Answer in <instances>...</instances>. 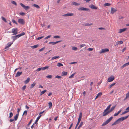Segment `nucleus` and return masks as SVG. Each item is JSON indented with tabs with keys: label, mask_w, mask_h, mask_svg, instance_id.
Returning a JSON list of instances; mask_svg holds the SVG:
<instances>
[{
	"label": "nucleus",
	"mask_w": 129,
	"mask_h": 129,
	"mask_svg": "<svg viewBox=\"0 0 129 129\" xmlns=\"http://www.w3.org/2000/svg\"><path fill=\"white\" fill-rule=\"evenodd\" d=\"M57 66L58 67H60L61 66H63V65L61 63H57Z\"/></svg>",
	"instance_id": "nucleus-40"
},
{
	"label": "nucleus",
	"mask_w": 129,
	"mask_h": 129,
	"mask_svg": "<svg viewBox=\"0 0 129 129\" xmlns=\"http://www.w3.org/2000/svg\"><path fill=\"white\" fill-rule=\"evenodd\" d=\"M32 5L33 6L35 7L38 9H39L40 8V7L37 4H33Z\"/></svg>",
	"instance_id": "nucleus-20"
},
{
	"label": "nucleus",
	"mask_w": 129,
	"mask_h": 129,
	"mask_svg": "<svg viewBox=\"0 0 129 129\" xmlns=\"http://www.w3.org/2000/svg\"><path fill=\"white\" fill-rule=\"evenodd\" d=\"M129 112V111H125L124 112H123L122 114V115H123L127 112Z\"/></svg>",
	"instance_id": "nucleus-53"
},
{
	"label": "nucleus",
	"mask_w": 129,
	"mask_h": 129,
	"mask_svg": "<svg viewBox=\"0 0 129 129\" xmlns=\"http://www.w3.org/2000/svg\"><path fill=\"white\" fill-rule=\"evenodd\" d=\"M49 67V66H46L45 67H44L42 68V70H45L46 69H47Z\"/></svg>",
	"instance_id": "nucleus-43"
},
{
	"label": "nucleus",
	"mask_w": 129,
	"mask_h": 129,
	"mask_svg": "<svg viewBox=\"0 0 129 129\" xmlns=\"http://www.w3.org/2000/svg\"><path fill=\"white\" fill-rule=\"evenodd\" d=\"M59 56H54V57H52L51 58V60H53L55 59H56L58 58H59Z\"/></svg>",
	"instance_id": "nucleus-26"
},
{
	"label": "nucleus",
	"mask_w": 129,
	"mask_h": 129,
	"mask_svg": "<svg viewBox=\"0 0 129 129\" xmlns=\"http://www.w3.org/2000/svg\"><path fill=\"white\" fill-rule=\"evenodd\" d=\"M52 75H49L46 76V77L47 78L50 79L52 78Z\"/></svg>",
	"instance_id": "nucleus-34"
},
{
	"label": "nucleus",
	"mask_w": 129,
	"mask_h": 129,
	"mask_svg": "<svg viewBox=\"0 0 129 129\" xmlns=\"http://www.w3.org/2000/svg\"><path fill=\"white\" fill-rule=\"evenodd\" d=\"M19 37L18 35H16L13 36H12L11 37V39H13L12 42H14L16 39L19 38Z\"/></svg>",
	"instance_id": "nucleus-5"
},
{
	"label": "nucleus",
	"mask_w": 129,
	"mask_h": 129,
	"mask_svg": "<svg viewBox=\"0 0 129 129\" xmlns=\"http://www.w3.org/2000/svg\"><path fill=\"white\" fill-rule=\"evenodd\" d=\"M61 41H57L55 42H50L49 43L50 44H52L53 45H54L58 43L61 42Z\"/></svg>",
	"instance_id": "nucleus-16"
},
{
	"label": "nucleus",
	"mask_w": 129,
	"mask_h": 129,
	"mask_svg": "<svg viewBox=\"0 0 129 129\" xmlns=\"http://www.w3.org/2000/svg\"><path fill=\"white\" fill-rule=\"evenodd\" d=\"M18 22L20 24L23 25L25 23L24 20L21 18L19 19L18 20Z\"/></svg>",
	"instance_id": "nucleus-6"
},
{
	"label": "nucleus",
	"mask_w": 129,
	"mask_h": 129,
	"mask_svg": "<svg viewBox=\"0 0 129 129\" xmlns=\"http://www.w3.org/2000/svg\"><path fill=\"white\" fill-rule=\"evenodd\" d=\"M129 115H128L125 117H123L119 118L118 119L115 121L112 125V126L116 124L119 123L121 121H123V120L126 119L128 117Z\"/></svg>",
	"instance_id": "nucleus-1"
},
{
	"label": "nucleus",
	"mask_w": 129,
	"mask_h": 129,
	"mask_svg": "<svg viewBox=\"0 0 129 129\" xmlns=\"http://www.w3.org/2000/svg\"><path fill=\"white\" fill-rule=\"evenodd\" d=\"M48 104L49 106V108H51L52 106V103L51 102H49L48 103Z\"/></svg>",
	"instance_id": "nucleus-35"
},
{
	"label": "nucleus",
	"mask_w": 129,
	"mask_h": 129,
	"mask_svg": "<svg viewBox=\"0 0 129 129\" xmlns=\"http://www.w3.org/2000/svg\"><path fill=\"white\" fill-rule=\"evenodd\" d=\"M13 116V114L12 112L10 113L9 114V118H11Z\"/></svg>",
	"instance_id": "nucleus-44"
},
{
	"label": "nucleus",
	"mask_w": 129,
	"mask_h": 129,
	"mask_svg": "<svg viewBox=\"0 0 129 129\" xmlns=\"http://www.w3.org/2000/svg\"><path fill=\"white\" fill-rule=\"evenodd\" d=\"M32 121V120H31L27 125L28 126H29L30 125Z\"/></svg>",
	"instance_id": "nucleus-61"
},
{
	"label": "nucleus",
	"mask_w": 129,
	"mask_h": 129,
	"mask_svg": "<svg viewBox=\"0 0 129 129\" xmlns=\"http://www.w3.org/2000/svg\"><path fill=\"white\" fill-rule=\"evenodd\" d=\"M93 24L92 23H91L90 24L88 23H86L84 24V25L85 26H90L92 25Z\"/></svg>",
	"instance_id": "nucleus-24"
},
{
	"label": "nucleus",
	"mask_w": 129,
	"mask_h": 129,
	"mask_svg": "<svg viewBox=\"0 0 129 129\" xmlns=\"http://www.w3.org/2000/svg\"><path fill=\"white\" fill-rule=\"evenodd\" d=\"M90 8L92 9H97V8L94 5L92 4L90 6Z\"/></svg>",
	"instance_id": "nucleus-15"
},
{
	"label": "nucleus",
	"mask_w": 129,
	"mask_h": 129,
	"mask_svg": "<svg viewBox=\"0 0 129 129\" xmlns=\"http://www.w3.org/2000/svg\"><path fill=\"white\" fill-rule=\"evenodd\" d=\"M73 4L75 6H78L80 5V4L79 3H77L75 2H73Z\"/></svg>",
	"instance_id": "nucleus-30"
},
{
	"label": "nucleus",
	"mask_w": 129,
	"mask_h": 129,
	"mask_svg": "<svg viewBox=\"0 0 129 129\" xmlns=\"http://www.w3.org/2000/svg\"><path fill=\"white\" fill-rule=\"evenodd\" d=\"M73 15V14L72 13H68L63 15V16L65 17L72 16Z\"/></svg>",
	"instance_id": "nucleus-10"
},
{
	"label": "nucleus",
	"mask_w": 129,
	"mask_h": 129,
	"mask_svg": "<svg viewBox=\"0 0 129 129\" xmlns=\"http://www.w3.org/2000/svg\"><path fill=\"white\" fill-rule=\"evenodd\" d=\"M75 74V73L72 74V75H70V76H69V78H72L73 76H74V75Z\"/></svg>",
	"instance_id": "nucleus-50"
},
{
	"label": "nucleus",
	"mask_w": 129,
	"mask_h": 129,
	"mask_svg": "<svg viewBox=\"0 0 129 129\" xmlns=\"http://www.w3.org/2000/svg\"><path fill=\"white\" fill-rule=\"evenodd\" d=\"M118 115V114L117 113H115L114 114V116H117Z\"/></svg>",
	"instance_id": "nucleus-64"
},
{
	"label": "nucleus",
	"mask_w": 129,
	"mask_h": 129,
	"mask_svg": "<svg viewBox=\"0 0 129 129\" xmlns=\"http://www.w3.org/2000/svg\"><path fill=\"white\" fill-rule=\"evenodd\" d=\"M111 106V104H110L106 108V109H105V110H107H107H108L109 109H110V106Z\"/></svg>",
	"instance_id": "nucleus-42"
},
{
	"label": "nucleus",
	"mask_w": 129,
	"mask_h": 129,
	"mask_svg": "<svg viewBox=\"0 0 129 129\" xmlns=\"http://www.w3.org/2000/svg\"><path fill=\"white\" fill-rule=\"evenodd\" d=\"M82 113L81 112L80 113L78 119H79L80 118V119L81 120V118L82 117Z\"/></svg>",
	"instance_id": "nucleus-39"
},
{
	"label": "nucleus",
	"mask_w": 129,
	"mask_h": 129,
	"mask_svg": "<svg viewBox=\"0 0 129 129\" xmlns=\"http://www.w3.org/2000/svg\"><path fill=\"white\" fill-rule=\"evenodd\" d=\"M115 83H113L111 84L108 87V88H111V87L114 85L115 84Z\"/></svg>",
	"instance_id": "nucleus-33"
},
{
	"label": "nucleus",
	"mask_w": 129,
	"mask_h": 129,
	"mask_svg": "<svg viewBox=\"0 0 129 129\" xmlns=\"http://www.w3.org/2000/svg\"><path fill=\"white\" fill-rule=\"evenodd\" d=\"M117 43H119V45H120V44H122L123 43V42L122 41H117Z\"/></svg>",
	"instance_id": "nucleus-57"
},
{
	"label": "nucleus",
	"mask_w": 129,
	"mask_h": 129,
	"mask_svg": "<svg viewBox=\"0 0 129 129\" xmlns=\"http://www.w3.org/2000/svg\"><path fill=\"white\" fill-rule=\"evenodd\" d=\"M83 122H81L80 125H79V126H78V128H77V129H79V128L81 127H82V126L83 125Z\"/></svg>",
	"instance_id": "nucleus-28"
},
{
	"label": "nucleus",
	"mask_w": 129,
	"mask_h": 129,
	"mask_svg": "<svg viewBox=\"0 0 129 129\" xmlns=\"http://www.w3.org/2000/svg\"><path fill=\"white\" fill-rule=\"evenodd\" d=\"M102 95V92H100L99 93H98V94L97 96L98 97H100Z\"/></svg>",
	"instance_id": "nucleus-31"
},
{
	"label": "nucleus",
	"mask_w": 129,
	"mask_h": 129,
	"mask_svg": "<svg viewBox=\"0 0 129 129\" xmlns=\"http://www.w3.org/2000/svg\"><path fill=\"white\" fill-rule=\"evenodd\" d=\"M60 37L59 36L56 35L55 36L53 37V38H55L56 39L59 38Z\"/></svg>",
	"instance_id": "nucleus-37"
},
{
	"label": "nucleus",
	"mask_w": 129,
	"mask_h": 129,
	"mask_svg": "<svg viewBox=\"0 0 129 129\" xmlns=\"http://www.w3.org/2000/svg\"><path fill=\"white\" fill-rule=\"evenodd\" d=\"M41 115H39V116L37 117L36 120V122H37L39 120V119H40V118L41 117Z\"/></svg>",
	"instance_id": "nucleus-32"
},
{
	"label": "nucleus",
	"mask_w": 129,
	"mask_h": 129,
	"mask_svg": "<svg viewBox=\"0 0 129 129\" xmlns=\"http://www.w3.org/2000/svg\"><path fill=\"white\" fill-rule=\"evenodd\" d=\"M126 28H124L122 29H120L119 30V33H121L122 32H124L126 30Z\"/></svg>",
	"instance_id": "nucleus-17"
},
{
	"label": "nucleus",
	"mask_w": 129,
	"mask_h": 129,
	"mask_svg": "<svg viewBox=\"0 0 129 129\" xmlns=\"http://www.w3.org/2000/svg\"><path fill=\"white\" fill-rule=\"evenodd\" d=\"M117 10L114 8L112 7L110 13L111 14H113L114 12L116 11Z\"/></svg>",
	"instance_id": "nucleus-11"
},
{
	"label": "nucleus",
	"mask_w": 129,
	"mask_h": 129,
	"mask_svg": "<svg viewBox=\"0 0 129 129\" xmlns=\"http://www.w3.org/2000/svg\"><path fill=\"white\" fill-rule=\"evenodd\" d=\"M55 78H56L60 79L61 78V77L60 76L57 75L55 76Z\"/></svg>",
	"instance_id": "nucleus-55"
},
{
	"label": "nucleus",
	"mask_w": 129,
	"mask_h": 129,
	"mask_svg": "<svg viewBox=\"0 0 129 129\" xmlns=\"http://www.w3.org/2000/svg\"><path fill=\"white\" fill-rule=\"evenodd\" d=\"M109 112L108 111H107V110H105L104 112H103V116H105L107 115L109 113Z\"/></svg>",
	"instance_id": "nucleus-12"
},
{
	"label": "nucleus",
	"mask_w": 129,
	"mask_h": 129,
	"mask_svg": "<svg viewBox=\"0 0 129 129\" xmlns=\"http://www.w3.org/2000/svg\"><path fill=\"white\" fill-rule=\"evenodd\" d=\"M42 69V67L40 68H38L37 69V71H40Z\"/></svg>",
	"instance_id": "nucleus-54"
},
{
	"label": "nucleus",
	"mask_w": 129,
	"mask_h": 129,
	"mask_svg": "<svg viewBox=\"0 0 129 129\" xmlns=\"http://www.w3.org/2000/svg\"><path fill=\"white\" fill-rule=\"evenodd\" d=\"M1 18L5 22H6L7 21L6 20V19L4 17L2 16L1 17Z\"/></svg>",
	"instance_id": "nucleus-48"
},
{
	"label": "nucleus",
	"mask_w": 129,
	"mask_h": 129,
	"mask_svg": "<svg viewBox=\"0 0 129 129\" xmlns=\"http://www.w3.org/2000/svg\"><path fill=\"white\" fill-rule=\"evenodd\" d=\"M113 118V117H111L109 118L108 119L103 123L102 124V126H104L107 124L111 121Z\"/></svg>",
	"instance_id": "nucleus-2"
},
{
	"label": "nucleus",
	"mask_w": 129,
	"mask_h": 129,
	"mask_svg": "<svg viewBox=\"0 0 129 129\" xmlns=\"http://www.w3.org/2000/svg\"><path fill=\"white\" fill-rule=\"evenodd\" d=\"M27 111L26 110H25L24 112L23 113V115H24L25 116H26L27 115Z\"/></svg>",
	"instance_id": "nucleus-41"
},
{
	"label": "nucleus",
	"mask_w": 129,
	"mask_h": 129,
	"mask_svg": "<svg viewBox=\"0 0 129 129\" xmlns=\"http://www.w3.org/2000/svg\"><path fill=\"white\" fill-rule=\"evenodd\" d=\"M22 72H18L16 74L15 77H17L21 75L22 74Z\"/></svg>",
	"instance_id": "nucleus-13"
},
{
	"label": "nucleus",
	"mask_w": 129,
	"mask_h": 129,
	"mask_svg": "<svg viewBox=\"0 0 129 129\" xmlns=\"http://www.w3.org/2000/svg\"><path fill=\"white\" fill-rule=\"evenodd\" d=\"M25 34V33L24 32H23L22 33H21L20 34H18V35L19 37H20L24 35Z\"/></svg>",
	"instance_id": "nucleus-36"
},
{
	"label": "nucleus",
	"mask_w": 129,
	"mask_h": 129,
	"mask_svg": "<svg viewBox=\"0 0 129 129\" xmlns=\"http://www.w3.org/2000/svg\"><path fill=\"white\" fill-rule=\"evenodd\" d=\"M11 3L13 4L16 6L17 5V4L16 3V2L14 1H12Z\"/></svg>",
	"instance_id": "nucleus-51"
},
{
	"label": "nucleus",
	"mask_w": 129,
	"mask_h": 129,
	"mask_svg": "<svg viewBox=\"0 0 129 129\" xmlns=\"http://www.w3.org/2000/svg\"><path fill=\"white\" fill-rule=\"evenodd\" d=\"M45 48L44 47L40 49L39 50V51H42Z\"/></svg>",
	"instance_id": "nucleus-59"
},
{
	"label": "nucleus",
	"mask_w": 129,
	"mask_h": 129,
	"mask_svg": "<svg viewBox=\"0 0 129 129\" xmlns=\"http://www.w3.org/2000/svg\"><path fill=\"white\" fill-rule=\"evenodd\" d=\"M47 90H44L43 91H42L41 92V93L43 94L45 93L47 91Z\"/></svg>",
	"instance_id": "nucleus-60"
},
{
	"label": "nucleus",
	"mask_w": 129,
	"mask_h": 129,
	"mask_svg": "<svg viewBox=\"0 0 129 129\" xmlns=\"http://www.w3.org/2000/svg\"><path fill=\"white\" fill-rule=\"evenodd\" d=\"M51 36V35L45 37V38H44V39L45 40H46V39H47L49 38Z\"/></svg>",
	"instance_id": "nucleus-52"
},
{
	"label": "nucleus",
	"mask_w": 129,
	"mask_h": 129,
	"mask_svg": "<svg viewBox=\"0 0 129 129\" xmlns=\"http://www.w3.org/2000/svg\"><path fill=\"white\" fill-rule=\"evenodd\" d=\"M67 72L65 71H63L62 72V76H66L67 74Z\"/></svg>",
	"instance_id": "nucleus-25"
},
{
	"label": "nucleus",
	"mask_w": 129,
	"mask_h": 129,
	"mask_svg": "<svg viewBox=\"0 0 129 129\" xmlns=\"http://www.w3.org/2000/svg\"><path fill=\"white\" fill-rule=\"evenodd\" d=\"M17 31V28H13L12 29V33H13L12 35H16L17 34H18Z\"/></svg>",
	"instance_id": "nucleus-8"
},
{
	"label": "nucleus",
	"mask_w": 129,
	"mask_h": 129,
	"mask_svg": "<svg viewBox=\"0 0 129 129\" xmlns=\"http://www.w3.org/2000/svg\"><path fill=\"white\" fill-rule=\"evenodd\" d=\"M12 21L14 23H15L16 24H18L17 22L15 21L14 19H12Z\"/></svg>",
	"instance_id": "nucleus-46"
},
{
	"label": "nucleus",
	"mask_w": 129,
	"mask_h": 129,
	"mask_svg": "<svg viewBox=\"0 0 129 129\" xmlns=\"http://www.w3.org/2000/svg\"><path fill=\"white\" fill-rule=\"evenodd\" d=\"M20 4L21 6L26 10H28L30 8V7L29 6H26L21 3H20Z\"/></svg>",
	"instance_id": "nucleus-3"
},
{
	"label": "nucleus",
	"mask_w": 129,
	"mask_h": 129,
	"mask_svg": "<svg viewBox=\"0 0 129 129\" xmlns=\"http://www.w3.org/2000/svg\"><path fill=\"white\" fill-rule=\"evenodd\" d=\"M86 45H85L84 44H82L81 45H80V47L81 48L82 47H84V46H85Z\"/></svg>",
	"instance_id": "nucleus-58"
},
{
	"label": "nucleus",
	"mask_w": 129,
	"mask_h": 129,
	"mask_svg": "<svg viewBox=\"0 0 129 129\" xmlns=\"http://www.w3.org/2000/svg\"><path fill=\"white\" fill-rule=\"evenodd\" d=\"M81 120V119H80V118L79 119H78V121L77 122V124H76V125H78L79 124L80 121Z\"/></svg>",
	"instance_id": "nucleus-47"
},
{
	"label": "nucleus",
	"mask_w": 129,
	"mask_h": 129,
	"mask_svg": "<svg viewBox=\"0 0 129 129\" xmlns=\"http://www.w3.org/2000/svg\"><path fill=\"white\" fill-rule=\"evenodd\" d=\"M19 14L23 16L25 14V13L22 12L19 13Z\"/></svg>",
	"instance_id": "nucleus-49"
},
{
	"label": "nucleus",
	"mask_w": 129,
	"mask_h": 129,
	"mask_svg": "<svg viewBox=\"0 0 129 129\" xmlns=\"http://www.w3.org/2000/svg\"><path fill=\"white\" fill-rule=\"evenodd\" d=\"M13 42H9L7 43V46L5 47V48L6 49L7 48H9L10 47L11 45L12 44Z\"/></svg>",
	"instance_id": "nucleus-14"
},
{
	"label": "nucleus",
	"mask_w": 129,
	"mask_h": 129,
	"mask_svg": "<svg viewBox=\"0 0 129 129\" xmlns=\"http://www.w3.org/2000/svg\"><path fill=\"white\" fill-rule=\"evenodd\" d=\"M114 79V78L113 76H111L110 77L108 78L107 81L108 82H111L113 81Z\"/></svg>",
	"instance_id": "nucleus-9"
},
{
	"label": "nucleus",
	"mask_w": 129,
	"mask_h": 129,
	"mask_svg": "<svg viewBox=\"0 0 129 129\" xmlns=\"http://www.w3.org/2000/svg\"><path fill=\"white\" fill-rule=\"evenodd\" d=\"M44 36H42L40 37H38L36 38V40H40V39H42V38H44Z\"/></svg>",
	"instance_id": "nucleus-38"
},
{
	"label": "nucleus",
	"mask_w": 129,
	"mask_h": 129,
	"mask_svg": "<svg viewBox=\"0 0 129 129\" xmlns=\"http://www.w3.org/2000/svg\"><path fill=\"white\" fill-rule=\"evenodd\" d=\"M109 51V50L107 48L102 49L99 52V53L100 54H102L104 53L105 52H108Z\"/></svg>",
	"instance_id": "nucleus-4"
},
{
	"label": "nucleus",
	"mask_w": 129,
	"mask_h": 129,
	"mask_svg": "<svg viewBox=\"0 0 129 129\" xmlns=\"http://www.w3.org/2000/svg\"><path fill=\"white\" fill-rule=\"evenodd\" d=\"M14 120H15L14 119H10L9 120V121L10 122H12Z\"/></svg>",
	"instance_id": "nucleus-63"
},
{
	"label": "nucleus",
	"mask_w": 129,
	"mask_h": 129,
	"mask_svg": "<svg viewBox=\"0 0 129 129\" xmlns=\"http://www.w3.org/2000/svg\"><path fill=\"white\" fill-rule=\"evenodd\" d=\"M111 4L110 3H106L104 4V6L105 7L107 6H109Z\"/></svg>",
	"instance_id": "nucleus-27"
},
{
	"label": "nucleus",
	"mask_w": 129,
	"mask_h": 129,
	"mask_svg": "<svg viewBox=\"0 0 129 129\" xmlns=\"http://www.w3.org/2000/svg\"><path fill=\"white\" fill-rule=\"evenodd\" d=\"M26 85H24V86L22 88V90H24L26 88Z\"/></svg>",
	"instance_id": "nucleus-56"
},
{
	"label": "nucleus",
	"mask_w": 129,
	"mask_h": 129,
	"mask_svg": "<svg viewBox=\"0 0 129 129\" xmlns=\"http://www.w3.org/2000/svg\"><path fill=\"white\" fill-rule=\"evenodd\" d=\"M78 10L85 11H89V9L83 7H81L79 8L78 9Z\"/></svg>",
	"instance_id": "nucleus-7"
},
{
	"label": "nucleus",
	"mask_w": 129,
	"mask_h": 129,
	"mask_svg": "<svg viewBox=\"0 0 129 129\" xmlns=\"http://www.w3.org/2000/svg\"><path fill=\"white\" fill-rule=\"evenodd\" d=\"M128 66V65L127 64V63L124 64L123 65H122V66H121L120 68L121 69H122L124 67H125L126 66Z\"/></svg>",
	"instance_id": "nucleus-23"
},
{
	"label": "nucleus",
	"mask_w": 129,
	"mask_h": 129,
	"mask_svg": "<svg viewBox=\"0 0 129 129\" xmlns=\"http://www.w3.org/2000/svg\"><path fill=\"white\" fill-rule=\"evenodd\" d=\"M19 116L18 114H17L16 115L14 116V119L16 121L17 120Z\"/></svg>",
	"instance_id": "nucleus-19"
},
{
	"label": "nucleus",
	"mask_w": 129,
	"mask_h": 129,
	"mask_svg": "<svg viewBox=\"0 0 129 129\" xmlns=\"http://www.w3.org/2000/svg\"><path fill=\"white\" fill-rule=\"evenodd\" d=\"M29 81L30 78H28L27 79L24 81V83L25 84H27L29 82Z\"/></svg>",
	"instance_id": "nucleus-18"
},
{
	"label": "nucleus",
	"mask_w": 129,
	"mask_h": 129,
	"mask_svg": "<svg viewBox=\"0 0 129 129\" xmlns=\"http://www.w3.org/2000/svg\"><path fill=\"white\" fill-rule=\"evenodd\" d=\"M115 107V106H112L110 110L109 111H108L109 112V113H110L111 112H112V111H113Z\"/></svg>",
	"instance_id": "nucleus-22"
},
{
	"label": "nucleus",
	"mask_w": 129,
	"mask_h": 129,
	"mask_svg": "<svg viewBox=\"0 0 129 129\" xmlns=\"http://www.w3.org/2000/svg\"><path fill=\"white\" fill-rule=\"evenodd\" d=\"M72 49L76 51L77 49V48L75 47H72Z\"/></svg>",
	"instance_id": "nucleus-45"
},
{
	"label": "nucleus",
	"mask_w": 129,
	"mask_h": 129,
	"mask_svg": "<svg viewBox=\"0 0 129 129\" xmlns=\"http://www.w3.org/2000/svg\"><path fill=\"white\" fill-rule=\"evenodd\" d=\"M36 84V83H33L32 84H31V85L30 87V88H33L35 86V85Z\"/></svg>",
	"instance_id": "nucleus-29"
},
{
	"label": "nucleus",
	"mask_w": 129,
	"mask_h": 129,
	"mask_svg": "<svg viewBox=\"0 0 129 129\" xmlns=\"http://www.w3.org/2000/svg\"><path fill=\"white\" fill-rule=\"evenodd\" d=\"M93 49L91 48H89L88 49V50L89 51H92L93 50Z\"/></svg>",
	"instance_id": "nucleus-62"
},
{
	"label": "nucleus",
	"mask_w": 129,
	"mask_h": 129,
	"mask_svg": "<svg viewBox=\"0 0 129 129\" xmlns=\"http://www.w3.org/2000/svg\"><path fill=\"white\" fill-rule=\"evenodd\" d=\"M39 46V45L37 44L31 46V48L32 49H34L38 47Z\"/></svg>",
	"instance_id": "nucleus-21"
}]
</instances>
